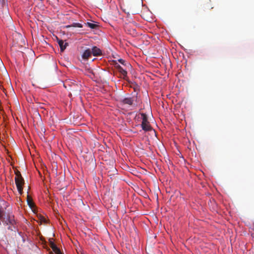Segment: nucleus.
Masks as SVG:
<instances>
[{
  "mask_svg": "<svg viewBox=\"0 0 254 254\" xmlns=\"http://www.w3.org/2000/svg\"><path fill=\"white\" fill-rule=\"evenodd\" d=\"M140 115L142 120L141 125L142 129L145 131L151 130L152 127L148 121L147 115L145 113H141Z\"/></svg>",
  "mask_w": 254,
  "mask_h": 254,
  "instance_id": "1",
  "label": "nucleus"
},
{
  "mask_svg": "<svg viewBox=\"0 0 254 254\" xmlns=\"http://www.w3.org/2000/svg\"><path fill=\"white\" fill-rule=\"evenodd\" d=\"M15 182L18 192L19 193L21 194L23 191V185L24 183L23 178L22 177L18 178L15 177Z\"/></svg>",
  "mask_w": 254,
  "mask_h": 254,
  "instance_id": "2",
  "label": "nucleus"
},
{
  "mask_svg": "<svg viewBox=\"0 0 254 254\" xmlns=\"http://www.w3.org/2000/svg\"><path fill=\"white\" fill-rule=\"evenodd\" d=\"M137 97L136 96H134L132 97H128L125 98L124 99L122 100V102L124 104H127L128 105H132L133 104V102L134 101L137 100Z\"/></svg>",
  "mask_w": 254,
  "mask_h": 254,
  "instance_id": "3",
  "label": "nucleus"
},
{
  "mask_svg": "<svg viewBox=\"0 0 254 254\" xmlns=\"http://www.w3.org/2000/svg\"><path fill=\"white\" fill-rule=\"evenodd\" d=\"M49 246L52 248V250L56 254H62L60 249L54 243L53 239H52V238L49 239Z\"/></svg>",
  "mask_w": 254,
  "mask_h": 254,
  "instance_id": "4",
  "label": "nucleus"
},
{
  "mask_svg": "<svg viewBox=\"0 0 254 254\" xmlns=\"http://www.w3.org/2000/svg\"><path fill=\"white\" fill-rule=\"evenodd\" d=\"M91 51L92 54L94 56H99L102 55V51L96 46L93 47Z\"/></svg>",
  "mask_w": 254,
  "mask_h": 254,
  "instance_id": "5",
  "label": "nucleus"
},
{
  "mask_svg": "<svg viewBox=\"0 0 254 254\" xmlns=\"http://www.w3.org/2000/svg\"><path fill=\"white\" fill-rule=\"evenodd\" d=\"M58 43L60 46L61 52H63L68 46L67 43H64V41L57 38Z\"/></svg>",
  "mask_w": 254,
  "mask_h": 254,
  "instance_id": "6",
  "label": "nucleus"
},
{
  "mask_svg": "<svg viewBox=\"0 0 254 254\" xmlns=\"http://www.w3.org/2000/svg\"><path fill=\"white\" fill-rule=\"evenodd\" d=\"M116 67L117 68L118 71L121 73V74L123 76V78H125L127 75V71L124 69L119 64H116Z\"/></svg>",
  "mask_w": 254,
  "mask_h": 254,
  "instance_id": "7",
  "label": "nucleus"
},
{
  "mask_svg": "<svg viewBox=\"0 0 254 254\" xmlns=\"http://www.w3.org/2000/svg\"><path fill=\"white\" fill-rule=\"evenodd\" d=\"M91 51L90 49H88L84 52L82 55V58L84 59H88L91 56Z\"/></svg>",
  "mask_w": 254,
  "mask_h": 254,
  "instance_id": "8",
  "label": "nucleus"
},
{
  "mask_svg": "<svg viewBox=\"0 0 254 254\" xmlns=\"http://www.w3.org/2000/svg\"><path fill=\"white\" fill-rule=\"evenodd\" d=\"M85 24L91 29H96L98 27V25L90 22H87Z\"/></svg>",
  "mask_w": 254,
  "mask_h": 254,
  "instance_id": "9",
  "label": "nucleus"
},
{
  "mask_svg": "<svg viewBox=\"0 0 254 254\" xmlns=\"http://www.w3.org/2000/svg\"><path fill=\"white\" fill-rule=\"evenodd\" d=\"M27 201L28 204L30 207H32L34 205L32 199L29 195H27Z\"/></svg>",
  "mask_w": 254,
  "mask_h": 254,
  "instance_id": "10",
  "label": "nucleus"
},
{
  "mask_svg": "<svg viewBox=\"0 0 254 254\" xmlns=\"http://www.w3.org/2000/svg\"><path fill=\"white\" fill-rule=\"evenodd\" d=\"M86 74L91 78H93V77L94 76V74L93 71L89 69L86 70Z\"/></svg>",
  "mask_w": 254,
  "mask_h": 254,
  "instance_id": "11",
  "label": "nucleus"
},
{
  "mask_svg": "<svg viewBox=\"0 0 254 254\" xmlns=\"http://www.w3.org/2000/svg\"><path fill=\"white\" fill-rule=\"evenodd\" d=\"M70 27L81 28L82 27V25L79 23H74L72 25L67 26V27Z\"/></svg>",
  "mask_w": 254,
  "mask_h": 254,
  "instance_id": "12",
  "label": "nucleus"
},
{
  "mask_svg": "<svg viewBox=\"0 0 254 254\" xmlns=\"http://www.w3.org/2000/svg\"><path fill=\"white\" fill-rule=\"evenodd\" d=\"M0 2L3 7H7V0H0Z\"/></svg>",
  "mask_w": 254,
  "mask_h": 254,
  "instance_id": "13",
  "label": "nucleus"
},
{
  "mask_svg": "<svg viewBox=\"0 0 254 254\" xmlns=\"http://www.w3.org/2000/svg\"><path fill=\"white\" fill-rule=\"evenodd\" d=\"M15 177H21L22 176L21 175V173L20 172L18 171V170H16L15 171Z\"/></svg>",
  "mask_w": 254,
  "mask_h": 254,
  "instance_id": "14",
  "label": "nucleus"
},
{
  "mask_svg": "<svg viewBox=\"0 0 254 254\" xmlns=\"http://www.w3.org/2000/svg\"><path fill=\"white\" fill-rule=\"evenodd\" d=\"M119 62L121 64H123V65H126V62L125 60H123V59H119Z\"/></svg>",
  "mask_w": 254,
  "mask_h": 254,
  "instance_id": "15",
  "label": "nucleus"
},
{
  "mask_svg": "<svg viewBox=\"0 0 254 254\" xmlns=\"http://www.w3.org/2000/svg\"><path fill=\"white\" fill-rule=\"evenodd\" d=\"M4 67V65L2 63V62L1 60V59H0V68H1V67Z\"/></svg>",
  "mask_w": 254,
  "mask_h": 254,
  "instance_id": "16",
  "label": "nucleus"
},
{
  "mask_svg": "<svg viewBox=\"0 0 254 254\" xmlns=\"http://www.w3.org/2000/svg\"><path fill=\"white\" fill-rule=\"evenodd\" d=\"M41 221H43V222H46V219H45V218H44L43 217L41 218Z\"/></svg>",
  "mask_w": 254,
  "mask_h": 254,
  "instance_id": "17",
  "label": "nucleus"
}]
</instances>
